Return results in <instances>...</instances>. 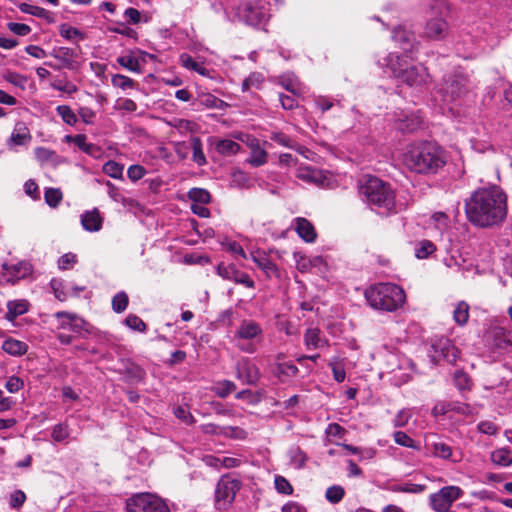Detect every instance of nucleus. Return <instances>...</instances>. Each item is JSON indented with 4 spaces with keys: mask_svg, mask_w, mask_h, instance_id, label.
Returning <instances> with one entry per match:
<instances>
[{
    "mask_svg": "<svg viewBox=\"0 0 512 512\" xmlns=\"http://www.w3.org/2000/svg\"><path fill=\"white\" fill-rule=\"evenodd\" d=\"M444 264L451 269L461 271L463 273L468 272L472 268V263L467 262L458 251L450 253L443 259Z\"/></svg>",
    "mask_w": 512,
    "mask_h": 512,
    "instance_id": "bb28decb",
    "label": "nucleus"
},
{
    "mask_svg": "<svg viewBox=\"0 0 512 512\" xmlns=\"http://www.w3.org/2000/svg\"><path fill=\"white\" fill-rule=\"evenodd\" d=\"M69 435V427L66 423L56 424L51 433V437L55 442H63Z\"/></svg>",
    "mask_w": 512,
    "mask_h": 512,
    "instance_id": "680f3d73",
    "label": "nucleus"
},
{
    "mask_svg": "<svg viewBox=\"0 0 512 512\" xmlns=\"http://www.w3.org/2000/svg\"><path fill=\"white\" fill-rule=\"evenodd\" d=\"M19 9L21 12L41 18V19L45 20L47 23L55 22L54 13H52L49 10H46L45 8H42L40 6H36V5L28 4V3H21L19 5Z\"/></svg>",
    "mask_w": 512,
    "mask_h": 512,
    "instance_id": "cd10ccee",
    "label": "nucleus"
},
{
    "mask_svg": "<svg viewBox=\"0 0 512 512\" xmlns=\"http://www.w3.org/2000/svg\"><path fill=\"white\" fill-rule=\"evenodd\" d=\"M129 298L126 292L120 291L112 298V309L116 313H122L126 310Z\"/></svg>",
    "mask_w": 512,
    "mask_h": 512,
    "instance_id": "3c124183",
    "label": "nucleus"
},
{
    "mask_svg": "<svg viewBox=\"0 0 512 512\" xmlns=\"http://www.w3.org/2000/svg\"><path fill=\"white\" fill-rule=\"evenodd\" d=\"M72 332L78 336L84 337L92 332V326L78 315H74V324Z\"/></svg>",
    "mask_w": 512,
    "mask_h": 512,
    "instance_id": "8fccbe9b",
    "label": "nucleus"
},
{
    "mask_svg": "<svg viewBox=\"0 0 512 512\" xmlns=\"http://www.w3.org/2000/svg\"><path fill=\"white\" fill-rule=\"evenodd\" d=\"M56 112L67 125L74 126L78 121L76 114L68 105L57 106Z\"/></svg>",
    "mask_w": 512,
    "mask_h": 512,
    "instance_id": "49530a36",
    "label": "nucleus"
},
{
    "mask_svg": "<svg viewBox=\"0 0 512 512\" xmlns=\"http://www.w3.org/2000/svg\"><path fill=\"white\" fill-rule=\"evenodd\" d=\"M117 62L131 72L141 73L140 62L132 53L118 57Z\"/></svg>",
    "mask_w": 512,
    "mask_h": 512,
    "instance_id": "4c0bfd02",
    "label": "nucleus"
},
{
    "mask_svg": "<svg viewBox=\"0 0 512 512\" xmlns=\"http://www.w3.org/2000/svg\"><path fill=\"white\" fill-rule=\"evenodd\" d=\"M191 148L193 151V161L199 166L206 164V157L202 149V143L198 137L191 140Z\"/></svg>",
    "mask_w": 512,
    "mask_h": 512,
    "instance_id": "864d4df0",
    "label": "nucleus"
},
{
    "mask_svg": "<svg viewBox=\"0 0 512 512\" xmlns=\"http://www.w3.org/2000/svg\"><path fill=\"white\" fill-rule=\"evenodd\" d=\"M74 315L69 312H57L55 317L58 319V329L72 331V325L74 324Z\"/></svg>",
    "mask_w": 512,
    "mask_h": 512,
    "instance_id": "6e6d98bb",
    "label": "nucleus"
},
{
    "mask_svg": "<svg viewBox=\"0 0 512 512\" xmlns=\"http://www.w3.org/2000/svg\"><path fill=\"white\" fill-rule=\"evenodd\" d=\"M32 139L30 130L24 122H16L10 137L6 141L9 149H15L17 146H25L30 143Z\"/></svg>",
    "mask_w": 512,
    "mask_h": 512,
    "instance_id": "6ab92c4d",
    "label": "nucleus"
},
{
    "mask_svg": "<svg viewBox=\"0 0 512 512\" xmlns=\"http://www.w3.org/2000/svg\"><path fill=\"white\" fill-rule=\"evenodd\" d=\"M180 62L182 66L187 69L193 70L203 76L208 75V70L201 63H198L186 53L180 56Z\"/></svg>",
    "mask_w": 512,
    "mask_h": 512,
    "instance_id": "58836bf2",
    "label": "nucleus"
},
{
    "mask_svg": "<svg viewBox=\"0 0 512 512\" xmlns=\"http://www.w3.org/2000/svg\"><path fill=\"white\" fill-rule=\"evenodd\" d=\"M262 336L263 329L258 322L244 319L234 331L233 342L240 351L253 354L257 351Z\"/></svg>",
    "mask_w": 512,
    "mask_h": 512,
    "instance_id": "39448f33",
    "label": "nucleus"
},
{
    "mask_svg": "<svg viewBox=\"0 0 512 512\" xmlns=\"http://www.w3.org/2000/svg\"><path fill=\"white\" fill-rule=\"evenodd\" d=\"M239 482H218L215 489V504L218 509H226L234 500Z\"/></svg>",
    "mask_w": 512,
    "mask_h": 512,
    "instance_id": "dca6fc26",
    "label": "nucleus"
},
{
    "mask_svg": "<svg viewBox=\"0 0 512 512\" xmlns=\"http://www.w3.org/2000/svg\"><path fill=\"white\" fill-rule=\"evenodd\" d=\"M36 159L41 163H52L54 165L60 162V157L51 149L46 147H37L34 151Z\"/></svg>",
    "mask_w": 512,
    "mask_h": 512,
    "instance_id": "473e14b6",
    "label": "nucleus"
},
{
    "mask_svg": "<svg viewBox=\"0 0 512 512\" xmlns=\"http://www.w3.org/2000/svg\"><path fill=\"white\" fill-rule=\"evenodd\" d=\"M461 495V489L457 486L443 487L439 492L431 494L430 504L435 511L444 512Z\"/></svg>",
    "mask_w": 512,
    "mask_h": 512,
    "instance_id": "9b49d317",
    "label": "nucleus"
},
{
    "mask_svg": "<svg viewBox=\"0 0 512 512\" xmlns=\"http://www.w3.org/2000/svg\"><path fill=\"white\" fill-rule=\"evenodd\" d=\"M146 173V169L142 165L138 164L131 165L127 170V176L133 182L142 179Z\"/></svg>",
    "mask_w": 512,
    "mask_h": 512,
    "instance_id": "774afa93",
    "label": "nucleus"
},
{
    "mask_svg": "<svg viewBox=\"0 0 512 512\" xmlns=\"http://www.w3.org/2000/svg\"><path fill=\"white\" fill-rule=\"evenodd\" d=\"M237 17L248 25L257 26L266 21L268 14L264 8L246 3L238 8Z\"/></svg>",
    "mask_w": 512,
    "mask_h": 512,
    "instance_id": "2eb2a0df",
    "label": "nucleus"
},
{
    "mask_svg": "<svg viewBox=\"0 0 512 512\" xmlns=\"http://www.w3.org/2000/svg\"><path fill=\"white\" fill-rule=\"evenodd\" d=\"M362 200L381 216L396 213L395 194L391 187L377 177H369L359 188Z\"/></svg>",
    "mask_w": 512,
    "mask_h": 512,
    "instance_id": "7ed1b4c3",
    "label": "nucleus"
},
{
    "mask_svg": "<svg viewBox=\"0 0 512 512\" xmlns=\"http://www.w3.org/2000/svg\"><path fill=\"white\" fill-rule=\"evenodd\" d=\"M470 306L465 301H458L452 311L453 320L459 326H464L469 320Z\"/></svg>",
    "mask_w": 512,
    "mask_h": 512,
    "instance_id": "2f4dec72",
    "label": "nucleus"
},
{
    "mask_svg": "<svg viewBox=\"0 0 512 512\" xmlns=\"http://www.w3.org/2000/svg\"><path fill=\"white\" fill-rule=\"evenodd\" d=\"M103 172L114 179L122 178L123 165L116 161L109 160L103 165Z\"/></svg>",
    "mask_w": 512,
    "mask_h": 512,
    "instance_id": "4d7b16f0",
    "label": "nucleus"
},
{
    "mask_svg": "<svg viewBox=\"0 0 512 512\" xmlns=\"http://www.w3.org/2000/svg\"><path fill=\"white\" fill-rule=\"evenodd\" d=\"M45 201L51 207H56L62 200V193L59 189L49 188L45 191Z\"/></svg>",
    "mask_w": 512,
    "mask_h": 512,
    "instance_id": "338daca9",
    "label": "nucleus"
},
{
    "mask_svg": "<svg viewBox=\"0 0 512 512\" xmlns=\"http://www.w3.org/2000/svg\"><path fill=\"white\" fill-rule=\"evenodd\" d=\"M125 325L130 329L138 332H145L147 329L144 321L135 314H129L124 321Z\"/></svg>",
    "mask_w": 512,
    "mask_h": 512,
    "instance_id": "0e129e2a",
    "label": "nucleus"
},
{
    "mask_svg": "<svg viewBox=\"0 0 512 512\" xmlns=\"http://www.w3.org/2000/svg\"><path fill=\"white\" fill-rule=\"evenodd\" d=\"M236 377L243 384L255 385L260 378L257 365L248 357L240 358L236 363Z\"/></svg>",
    "mask_w": 512,
    "mask_h": 512,
    "instance_id": "4468645a",
    "label": "nucleus"
},
{
    "mask_svg": "<svg viewBox=\"0 0 512 512\" xmlns=\"http://www.w3.org/2000/svg\"><path fill=\"white\" fill-rule=\"evenodd\" d=\"M103 221L104 219L97 208L85 211L80 216V222L83 229L91 233L100 231L102 229Z\"/></svg>",
    "mask_w": 512,
    "mask_h": 512,
    "instance_id": "4be33fe9",
    "label": "nucleus"
},
{
    "mask_svg": "<svg viewBox=\"0 0 512 512\" xmlns=\"http://www.w3.org/2000/svg\"><path fill=\"white\" fill-rule=\"evenodd\" d=\"M215 148L218 153L225 156H230L236 154L239 151L240 145L231 139H221L217 141Z\"/></svg>",
    "mask_w": 512,
    "mask_h": 512,
    "instance_id": "e433bc0d",
    "label": "nucleus"
},
{
    "mask_svg": "<svg viewBox=\"0 0 512 512\" xmlns=\"http://www.w3.org/2000/svg\"><path fill=\"white\" fill-rule=\"evenodd\" d=\"M2 349L9 355L21 356L27 352L28 345L23 341L14 338H8L3 342Z\"/></svg>",
    "mask_w": 512,
    "mask_h": 512,
    "instance_id": "c756f323",
    "label": "nucleus"
},
{
    "mask_svg": "<svg viewBox=\"0 0 512 512\" xmlns=\"http://www.w3.org/2000/svg\"><path fill=\"white\" fill-rule=\"evenodd\" d=\"M377 64L383 69L384 73L400 79L406 68L410 65L407 61V56H400L396 53H389L381 59H378Z\"/></svg>",
    "mask_w": 512,
    "mask_h": 512,
    "instance_id": "f8f14e48",
    "label": "nucleus"
},
{
    "mask_svg": "<svg viewBox=\"0 0 512 512\" xmlns=\"http://www.w3.org/2000/svg\"><path fill=\"white\" fill-rule=\"evenodd\" d=\"M293 223L294 229L301 239L307 243H314L316 241L317 233L310 221L303 217H297Z\"/></svg>",
    "mask_w": 512,
    "mask_h": 512,
    "instance_id": "b1692460",
    "label": "nucleus"
},
{
    "mask_svg": "<svg viewBox=\"0 0 512 512\" xmlns=\"http://www.w3.org/2000/svg\"><path fill=\"white\" fill-rule=\"evenodd\" d=\"M447 32V23L441 18H431L425 26V35L429 39L439 40L442 39Z\"/></svg>",
    "mask_w": 512,
    "mask_h": 512,
    "instance_id": "393cba45",
    "label": "nucleus"
},
{
    "mask_svg": "<svg viewBox=\"0 0 512 512\" xmlns=\"http://www.w3.org/2000/svg\"><path fill=\"white\" fill-rule=\"evenodd\" d=\"M252 261L261 269L267 277H280V271L277 265L262 250H256L250 253Z\"/></svg>",
    "mask_w": 512,
    "mask_h": 512,
    "instance_id": "aec40b11",
    "label": "nucleus"
},
{
    "mask_svg": "<svg viewBox=\"0 0 512 512\" xmlns=\"http://www.w3.org/2000/svg\"><path fill=\"white\" fill-rule=\"evenodd\" d=\"M458 355L459 350L449 338L440 336L432 340L429 356L434 363H439L444 360L452 364L457 360Z\"/></svg>",
    "mask_w": 512,
    "mask_h": 512,
    "instance_id": "1a4fd4ad",
    "label": "nucleus"
},
{
    "mask_svg": "<svg viewBox=\"0 0 512 512\" xmlns=\"http://www.w3.org/2000/svg\"><path fill=\"white\" fill-rule=\"evenodd\" d=\"M414 250L418 259H425L436 250V247L431 241L422 240L416 243Z\"/></svg>",
    "mask_w": 512,
    "mask_h": 512,
    "instance_id": "a19ab883",
    "label": "nucleus"
},
{
    "mask_svg": "<svg viewBox=\"0 0 512 512\" xmlns=\"http://www.w3.org/2000/svg\"><path fill=\"white\" fill-rule=\"evenodd\" d=\"M365 298L373 309L393 312L402 307L406 295L396 284L378 283L366 289Z\"/></svg>",
    "mask_w": 512,
    "mask_h": 512,
    "instance_id": "20e7f679",
    "label": "nucleus"
},
{
    "mask_svg": "<svg viewBox=\"0 0 512 512\" xmlns=\"http://www.w3.org/2000/svg\"><path fill=\"white\" fill-rule=\"evenodd\" d=\"M288 465L294 469H300L307 461V455L298 447L291 446L287 451Z\"/></svg>",
    "mask_w": 512,
    "mask_h": 512,
    "instance_id": "7c9ffc66",
    "label": "nucleus"
},
{
    "mask_svg": "<svg viewBox=\"0 0 512 512\" xmlns=\"http://www.w3.org/2000/svg\"><path fill=\"white\" fill-rule=\"evenodd\" d=\"M431 453L441 459L451 460L452 462H459L462 459V453L459 450L453 451L444 441H435L430 445Z\"/></svg>",
    "mask_w": 512,
    "mask_h": 512,
    "instance_id": "412c9836",
    "label": "nucleus"
},
{
    "mask_svg": "<svg viewBox=\"0 0 512 512\" xmlns=\"http://www.w3.org/2000/svg\"><path fill=\"white\" fill-rule=\"evenodd\" d=\"M469 80L462 72H455L444 77L440 92L443 93L444 101H454L463 96L469 88Z\"/></svg>",
    "mask_w": 512,
    "mask_h": 512,
    "instance_id": "6e6552de",
    "label": "nucleus"
},
{
    "mask_svg": "<svg viewBox=\"0 0 512 512\" xmlns=\"http://www.w3.org/2000/svg\"><path fill=\"white\" fill-rule=\"evenodd\" d=\"M506 211V196L497 186L480 188L465 202L467 219L481 228L501 223Z\"/></svg>",
    "mask_w": 512,
    "mask_h": 512,
    "instance_id": "f257e3e1",
    "label": "nucleus"
},
{
    "mask_svg": "<svg viewBox=\"0 0 512 512\" xmlns=\"http://www.w3.org/2000/svg\"><path fill=\"white\" fill-rule=\"evenodd\" d=\"M217 274L225 280L233 281L237 284H242L248 288H253L255 283L245 272L239 271L235 265H225L221 263L217 267Z\"/></svg>",
    "mask_w": 512,
    "mask_h": 512,
    "instance_id": "f3484780",
    "label": "nucleus"
},
{
    "mask_svg": "<svg viewBox=\"0 0 512 512\" xmlns=\"http://www.w3.org/2000/svg\"><path fill=\"white\" fill-rule=\"evenodd\" d=\"M28 306V302L24 299L9 301L5 318L8 321H13L18 316L25 314L28 311Z\"/></svg>",
    "mask_w": 512,
    "mask_h": 512,
    "instance_id": "c85d7f7f",
    "label": "nucleus"
},
{
    "mask_svg": "<svg viewBox=\"0 0 512 512\" xmlns=\"http://www.w3.org/2000/svg\"><path fill=\"white\" fill-rule=\"evenodd\" d=\"M345 495L344 488L340 485H332L327 488L325 497L326 499L333 504L340 502Z\"/></svg>",
    "mask_w": 512,
    "mask_h": 512,
    "instance_id": "bf43d9fd",
    "label": "nucleus"
},
{
    "mask_svg": "<svg viewBox=\"0 0 512 512\" xmlns=\"http://www.w3.org/2000/svg\"><path fill=\"white\" fill-rule=\"evenodd\" d=\"M126 512H170L165 500L153 493H137L126 500Z\"/></svg>",
    "mask_w": 512,
    "mask_h": 512,
    "instance_id": "423d86ee",
    "label": "nucleus"
},
{
    "mask_svg": "<svg viewBox=\"0 0 512 512\" xmlns=\"http://www.w3.org/2000/svg\"><path fill=\"white\" fill-rule=\"evenodd\" d=\"M77 54L74 49L68 47H60L55 51L54 57L63 62L67 68H72V60Z\"/></svg>",
    "mask_w": 512,
    "mask_h": 512,
    "instance_id": "79ce46f5",
    "label": "nucleus"
},
{
    "mask_svg": "<svg viewBox=\"0 0 512 512\" xmlns=\"http://www.w3.org/2000/svg\"><path fill=\"white\" fill-rule=\"evenodd\" d=\"M393 40L399 44L404 52H412L414 50L415 35L412 31L407 30L404 26H398L393 30Z\"/></svg>",
    "mask_w": 512,
    "mask_h": 512,
    "instance_id": "5701e85b",
    "label": "nucleus"
},
{
    "mask_svg": "<svg viewBox=\"0 0 512 512\" xmlns=\"http://www.w3.org/2000/svg\"><path fill=\"white\" fill-rule=\"evenodd\" d=\"M33 266L25 260L0 263V285L15 284L30 276Z\"/></svg>",
    "mask_w": 512,
    "mask_h": 512,
    "instance_id": "0eeeda50",
    "label": "nucleus"
},
{
    "mask_svg": "<svg viewBox=\"0 0 512 512\" xmlns=\"http://www.w3.org/2000/svg\"><path fill=\"white\" fill-rule=\"evenodd\" d=\"M279 83L287 91L297 94L301 91V83L293 73H287L280 77Z\"/></svg>",
    "mask_w": 512,
    "mask_h": 512,
    "instance_id": "c9c22d12",
    "label": "nucleus"
},
{
    "mask_svg": "<svg viewBox=\"0 0 512 512\" xmlns=\"http://www.w3.org/2000/svg\"><path fill=\"white\" fill-rule=\"evenodd\" d=\"M393 438H394L395 443H397L400 446L412 448L415 450H418L420 447L416 441H414L410 436H408L403 431H396L393 434Z\"/></svg>",
    "mask_w": 512,
    "mask_h": 512,
    "instance_id": "5fc2aeb1",
    "label": "nucleus"
},
{
    "mask_svg": "<svg viewBox=\"0 0 512 512\" xmlns=\"http://www.w3.org/2000/svg\"><path fill=\"white\" fill-rule=\"evenodd\" d=\"M264 81L261 73H251L242 83V91L246 92L252 88L258 89Z\"/></svg>",
    "mask_w": 512,
    "mask_h": 512,
    "instance_id": "13d9d810",
    "label": "nucleus"
},
{
    "mask_svg": "<svg viewBox=\"0 0 512 512\" xmlns=\"http://www.w3.org/2000/svg\"><path fill=\"white\" fill-rule=\"evenodd\" d=\"M51 88L54 90L66 93V94H73L78 91L77 86L72 83L71 81H68L67 79H57L50 83Z\"/></svg>",
    "mask_w": 512,
    "mask_h": 512,
    "instance_id": "09e8293b",
    "label": "nucleus"
},
{
    "mask_svg": "<svg viewBox=\"0 0 512 512\" xmlns=\"http://www.w3.org/2000/svg\"><path fill=\"white\" fill-rule=\"evenodd\" d=\"M247 161L254 167L262 166L267 162V152L263 148L256 146L252 148L250 157Z\"/></svg>",
    "mask_w": 512,
    "mask_h": 512,
    "instance_id": "c03bdc74",
    "label": "nucleus"
},
{
    "mask_svg": "<svg viewBox=\"0 0 512 512\" xmlns=\"http://www.w3.org/2000/svg\"><path fill=\"white\" fill-rule=\"evenodd\" d=\"M403 163L412 172L435 174L446 165L447 156L437 143L421 141L407 147Z\"/></svg>",
    "mask_w": 512,
    "mask_h": 512,
    "instance_id": "f03ea898",
    "label": "nucleus"
},
{
    "mask_svg": "<svg viewBox=\"0 0 512 512\" xmlns=\"http://www.w3.org/2000/svg\"><path fill=\"white\" fill-rule=\"evenodd\" d=\"M425 488V485L415 484L413 482H401L389 487L392 491L404 493H421Z\"/></svg>",
    "mask_w": 512,
    "mask_h": 512,
    "instance_id": "37998d69",
    "label": "nucleus"
},
{
    "mask_svg": "<svg viewBox=\"0 0 512 512\" xmlns=\"http://www.w3.org/2000/svg\"><path fill=\"white\" fill-rule=\"evenodd\" d=\"M423 123V117L419 112L401 110L395 113L394 126L401 132H414L420 129Z\"/></svg>",
    "mask_w": 512,
    "mask_h": 512,
    "instance_id": "ddd939ff",
    "label": "nucleus"
},
{
    "mask_svg": "<svg viewBox=\"0 0 512 512\" xmlns=\"http://www.w3.org/2000/svg\"><path fill=\"white\" fill-rule=\"evenodd\" d=\"M491 461L498 466L506 467L512 463V453L507 448H499L491 453Z\"/></svg>",
    "mask_w": 512,
    "mask_h": 512,
    "instance_id": "f704fd0d",
    "label": "nucleus"
},
{
    "mask_svg": "<svg viewBox=\"0 0 512 512\" xmlns=\"http://www.w3.org/2000/svg\"><path fill=\"white\" fill-rule=\"evenodd\" d=\"M87 137L84 134H77L76 135V146L85 152L86 154L96 157L97 154L100 152V149L97 145L93 143H88Z\"/></svg>",
    "mask_w": 512,
    "mask_h": 512,
    "instance_id": "ea45409f",
    "label": "nucleus"
},
{
    "mask_svg": "<svg viewBox=\"0 0 512 512\" xmlns=\"http://www.w3.org/2000/svg\"><path fill=\"white\" fill-rule=\"evenodd\" d=\"M432 223L434 226L443 233L449 228L450 219L447 214L443 212H436L431 216Z\"/></svg>",
    "mask_w": 512,
    "mask_h": 512,
    "instance_id": "052dcab7",
    "label": "nucleus"
},
{
    "mask_svg": "<svg viewBox=\"0 0 512 512\" xmlns=\"http://www.w3.org/2000/svg\"><path fill=\"white\" fill-rule=\"evenodd\" d=\"M299 369L296 365L289 362L279 363L275 370V375L281 380L286 381L297 375Z\"/></svg>",
    "mask_w": 512,
    "mask_h": 512,
    "instance_id": "72a5a7b5",
    "label": "nucleus"
},
{
    "mask_svg": "<svg viewBox=\"0 0 512 512\" xmlns=\"http://www.w3.org/2000/svg\"><path fill=\"white\" fill-rule=\"evenodd\" d=\"M188 197L190 200L195 202L194 204H206L209 203L211 199L210 193L202 188L190 189Z\"/></svg>",
    "mask_w": 512,
    "mask_h": 512,
    "instance_id": "603ef678",
    "label": "nucleus"
},
{
    "mask_svg": "<svg viewBox=\"0 0 512 512\" xmlns=\"http://www.w3.org/2000/svg\"><path fill=\"white\" fill-rule=\"evenodd\" d=\"M329 366L332 370L335 381L341 383L345 380L346 372L344 366L340 363L337 358L330 360Z\"/></svg>",
    "mask_w": 512,
    "mask_h": 512,
    "instance_id": "69168bd1",
    "label": "nucleus"
},
{
    "mask_svg": "<svg viewBox=\"0 0 512 512\" xmlns=\"http://www.w3.org/2000/svg\"><path fill=\"white\" fill-rule=\"evenodd\" d=\"M304 344L308 350L320 349L328 345V340L316 327L308 328L304 334Z\"/></svg>",
    "mask_w": 512,
    "mask_h": 512,
    "instance_id": "a878e982",
    "label": "nucleus"
},
{
    "mask_svg": "<svg viewBox=\"0 0 512 512\" xmlns=\"http://www.w3.org/2000/svg\"><path fill=\"white\" fill-rule=\"evenodd\" d=\"M235 389V383L230 380L219 381L213 387V391L215 392V394L221 398H226L233 391H235Z\"/></svg>",
    "mask_w": 512,
    "mask_h": 512,
    "instance_id": "a18cd8bd",
    "label": "nucleus"
},
{
    "mask_svg": "<svg viewBox=\"0 0 512 512\" xmlns=\"http://www.w3.org/2000/svg\"><path fill=\"white\" fill-rule=\"evenodd\" d=\"M325 433L328 441L332 442L333 439H343L346 434V430L337 423H330L327 426Z\"/></svg>",
    "mask_w": 512,
    "mask_h": 512,
    "instance_id": "e2e57ef3",
    "label": "nucleus"
},
{
    "mask_svg": "<svg viewBox=\"0 0 512 512\" xmlns=\"http://www.w3.org/2000/svg\"><path fill=\"white\" fill-rule=\"evenodd\" d=\"M111 83L114 87L122 90L134 89L137 87V83L133 79L122 74L112 76Z\"/></svg>",
    "mask_w": 512,
    "mask_h": 512,
    "instance_id": "de8ad7c7",
    "label": "nucleus"
},
{
    "mask_svg": "<svg viewBox=\"0 0 512 512\" xmlns=\"http://www.w3.org/2000/svg\"><path fill=\"white\" fill-rule=\"evenodd\" d=\"M400 80L410 87H422L428 83L429 74L423 65H411L406 68Z\"/></svg>",
    "mask_w": 512,
    "mask_h": 512,
    "instance_id": "a211bd4d",
    "label": "nucleus"
},
{
    "mask_svg": "<svg viewBox=\"0 0 512 512\" xmlns=\"http://www.w3.org/2000/svg\"><path fill=\"white\" fill-rule=\"evenodd\" d=\"M485 343L494 354H501L511 344L510 332L503 327H492L485 335Z\"/></svg>",
    "mask_w": 512,
    "mask_h": 512,
    "instance_id": "9d476101",
    "label": "nucleus"
}]
</instances>
